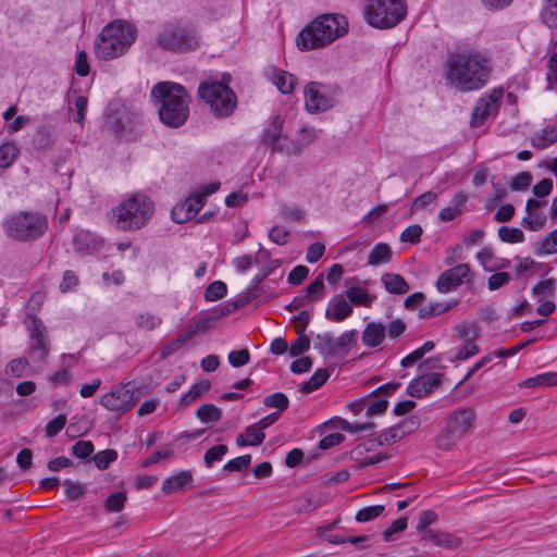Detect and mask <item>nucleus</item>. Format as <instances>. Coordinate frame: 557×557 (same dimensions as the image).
I'll list each match as a JSON object with an SVG mask.
<instances>
[{"mask_svg":"<svg viewBox=\"0 0 557 557\" xmlns=\"http://www.w3.org/2000/svg\"><path fill=\"white\" fill-rule=\"evenodd\" d=\"M209 389H210L209 381H201L199 383L194 384L191 386V388L181 397L180 405L182 407H186V406L190 405L191 403L199 399Z\"/></svg>","mask_w":557,"mask_h":557,"instance_id":"29","label":"nucleus"},{"mask_svg":"<svg viewBox=\"0 0 557 557\" xmlns=\"http://www.w3.org/2000/svg\"><path fill=\"white\" fill-rule=\"evenodd\" d=\"M136 39V28L125 21H114L103 27L96 40V57L112 60L123 55Z\"/></svg>","mask_w":557,"mask_h":557,"instance_id":"5","label":"nucleus"},{"mask_svg":"<svg viewBox=\"0 0 557 557\" xmlns=\"http://www.w3.org/2000/svg\"><path fill=\"white\" fill-rule=\"evenodd\" d=\"M384 509L385 508L383 505L369 506V507L360 509L356 513L355 519L357 522H368V521H371V520L377 518L379 516H381L383 513Z\"/></svg>","mask_w":557,"mask_h":557,"instance_id":"53","label":"nucleus"},{"mask_svg":"<svg viewBox=\"0 0 557 557\" xmlns=\"http://www.w3.org/2000/svg\"><path fill=\"white\" fill-rule=\"evenodd\" d=\"M283 124L284 120L276 115L264 132L263 144L270 147L273 151L283 152L285 150L284 144L281 143Z\"/></svg>","mask_w":557,"mask_h":557,"instance_id":"16","label":"nucleus"},{"mask_svg":"<svg viewBox=\"0 0 557 557\" xmlns=\"http://www.w3.org/2000/svg\"><path fill=\"white\" fill-rule=\"evenodd\" d=\"M157 46L162 50L184 53L199 47V37L191 27L168 23L158 34Z\"/></svg>","mask_w":557,"mask_h":557,"instance_id":"10","label":"nucleus"},{"mask_svg":"<svg viewBox=\"0 0 557 557\" xmlns=\"http://www.w3.org/2000/svg\"><path fill=\"white\" fill-rule=\"evenodd\" d=\"M197 335L195 329L193 325L188 327V330L185 333H181L177 335L175 341L172 343H169L162 350V356H170L177 351L181 347H183L188 341L194 338Z\"/></svg>","mask_w":557,"mask_h":557,"instance_id":"36","label":"nucleus"},{"mask_svg":"<svg viewBox=\"0 0 557 557\" xmlns=\"http://www.w3.org/2000/svg\"><path fill=\"white\" fill-rule=\"evenodd\" d=\"M309 275V269L306 265H297L295 267L287 276V282L297 286L300 285Z\"/></svg>","mask_w":557,"mask_h":557,"instance_id":"63","label":"nucleus"},{"mask_svg":"<svg viewBox=\"0 0 557 557\" xmlns=\"http://www.w3.org/2000/svg\"><path fill=\"white\" fill-rule=\"evenodd\" d=\"M73 244L74 249L81 253H90L98 247V242L96 240L95 235L87 231L76 233Z\"/></svg>","mask_w":557,"mask_h":557,"instance_id":"21","label":"nucleus"},{"mask_svg":"<svg viewBox=\"0 0 557 557\" xmlns=\"http://www.w3.org/2000/svg\"><path fill=\"white\" fill-rule=\"evenodd\" d=\"M554 286H555V280L547 278L545 281L537 283L533 287L532 293L535 297L539 298V300H541V299L546 298L553 294Z\"/></svg>","mask_w":557,"mask_h":557,"instance_id":"58","label":"nucleus"},{"mask_svg":"<svg viewBox=\"0 0 557 557\" xmlns=\"http://www.w3.org/2000/svg\"><path fill=\"white\" fill-rule=\"evenodd\" d=\"M376 445V441L369 440L368 442L357 445L351 451H350V459L356 462L355 467H357L363 457L368 455L369 451L373 450V448Z\"/></svg>","mask_w":557,"mask_h":557,"instance_id":"55","label":"nucleus"},{"mask_svg":"<svg viewBox=\"0 0 557 557\" xmlns=\"http://www.w3.org/2000/svg\"><path fill=\"white\" fill-rule=\"evenodd\" d=\"M386 337V326L381 322H369L362 332V344L368 348H376Z\"/></svg>","mask_w":557,"mask_h":557,"instance_id":"18","label":"nucleus"},{"mask_svg":"<svg viewBox=\"0 0 557 557\" xmlns=\"http://www.w3.org/2000/svg\"><path fill=\"white\" fill-rule=\"evenodd\" d=\"M116 458L117 453L114 449H104L98 451L92 459L99 470H106Z\"/></svg>","mask_w":557,"mask_h":557,"instance_id":"51","label":"nucleus"},{"mask_svg":"<svg viewBox=\"0 0 557 557\" xmlns=\"http://www.w3.org/2000/svg\"><path fill=\"white\" fill-rule=\"evenodd\" d=\"M346 296L349 301L356 306L371 307L373 297H371L366 289L361 287H350L346 290Z\"/></svg>","mask_w":557,"mask_h":557,"instance_id":"41","label":"nucleus"},{"mask_svg":"<svg viewBox=\"0 0 557 557\" xmlns=\"http://www.w3.org/2000/svg\"><path fill=\"white\" fill-rule=\"evenodd\" d=\"M407 14L405 0H368L364 7L367 22L376 28H391Z\"/></svg>","mask_w":557,"mask_h":557,"instance_id":"8","label":"nucleus"},{"mask_svg":"<svg viewBox=\"0 0 557 557\" xmlns=\"http://www.w3.org/2000/svg\"><path fill=\"white\" fill-rule=\"evenodd\" d=\"M307 304L314 302L324 297V282L323 274H320L311 282L305 289L304 295L300 296Z\"/></svg>","mask_w":557,"mask_h":557,"instance_id":"25","label":"nucleus"},{"mask_svg":"<svg viewBox=\"0 0 557 557\" xmlns=\"http://www.w3.org/2000/svg\"><path fill=\"white\" fill-rule=\"evenodd\" d=\"M28 329L32 341L30 357L35 361H44L49 354V342L46 335V327L39 319L34 318Z\"/></svg>","mask_w":557,"mask_h":557,"instance_id":"14","label":"nucleus"},{"mask_svg":"<svg viewBox=\"0 0 557 557\" xmlns=\"http://www.w3.org/2000/svg\"><path fill=\"white\" fill-rule=\"evenodd\" d=\"M197 335L195 329L193 325L188 327V330L185 333H181L177 335L175 341L172 343H169L162 350V356H170L177 351L181 347H183L188 341L194 338Z\"/></svg>","mask_w":557,"mask_h":557,"instance_id":"38","label":"nucleus"},{"mask_svg":"<svg viewBox=\"0 0 557 557\" xmlns=\"http://www.w3.org/2000/svg\"><path fill=\"white\" fill-rule=\"evenodd\" d=\"M533 251L537 256L557 253V228L546 237L533 244Z\"/></svg>","mask_w":557,"mask_h":557,"instance_id":"23","label":"nucleus"},{"mask_svg":"<svg viewBox=\"0 0 557 557\" xmlns=\"http://www.w3.org/2000/svg\"><path fill=\"white\" fill-rule=\"evenodd\" d=\"M197 335L195 329L193 325L188 327V330L185 333H181L177 335L175 341L172 343H169L162 350V356H170L177 351L181 347H183L188 341L194 338Z\"/></svg>","mask_w":557,"mask_h":557,"instance_id":"35","label":"nucleus"},{"mask_svg":"<svg viewBox=\"0 0 557 557\" xmlns=\"http://www.w3.org/2000/svg\"><path fill=\"white\" fill-rule=\"evenodd\" d=\"M28 366L26 358H16L7 366V373L15 377H21L25 374Z\"/></svg>","mask_w":557,"mask_h":557,"instance_id":"64","label":"nucleus"},{"mask_svg":"<svg viewBox=\"0 0 557 557\" xmlns=\"http://www.w3.org/2000/svg\"><path fill=\"white\" fill-rule=\"evenodd\" d=\"M469 275L470 267L467 263H460L443 272L436 282V287L441 293H448L465 281L468 282Z\"/></svg>","mask_w":557,"mask_h":557,"instance_id":"15","label":"nucleus"},{"mask_svg":"<svg viewBox=\"0 0 557 557\" xmlns=\"http://www.w3.org/2000/svg\"><path fill=\"white\" fill-rule=\"evenodd\" d=\"M126 494L124 492H115L111 494L104 503V508L110 512H120L125 505Z\"/></svg>","mask_w":557,"mask_h":557,"instance_id":"54","label":"nucleus"},{"mask_svg":"<svg viewBox=\"0 0 557 557\" xmlns=\"http://www.w3.org/2000/svg\"><path fill=\"white\" fill-rule=\"evenodd\" d=\"M263 405L268 408H277V412H283L288 408L289 400L284 393H274L263 399Z\"/></svg>","mask_w":557,"mask_h":557,"instance_id":"48","label":"nucleus"},{"mask_svg":"<svg viewBox=\"0 0 557 557\" xmlns=\"http://www.w3.org/2000/svg\"><path fill=\"white\" fill-rule=\"evenodd\" d=\"M500 240L509 244L521 243L524 240L523 232L518 227L502 226L498 228Z\"/></svg>","mask_w":557,"mask_h":557,"instance_id":"47","label":"nucleus"},{"mask_svg":"<svg viewBox=\"0 0 557 557\" xmlns=\"http://www.w3.org/2000/svg\"><path fill=\"white\" fill-rule=\"evenodd\" d=\"M250 360V354L248 349L233 350L228 354V362L234 368H239L247 364Z\"/></svg>","mask_w":557,"mask_h":557,"instance_id":"62","label":"nucleus"},{"mask_svg":"<svg viewBox=\"0 0 557 557\" xmlns=\"http://www.w3.org/2000/svg\"><path fill=\"white\" fill-rule=\"evenodd\" d=\"M227 287L222 281H214L205 290V298L208 301H215L226 295Z\"/></svg>","mask_w":557,"mask_h":557,"instance_id":"50","label":"nucleus"},{"mask_svg":"<svg viewBox=\"0 0 557 557\" xmlns=\"http://www.w3.org/2000/svg\"><path fill=\"white\" fill-rule=\"evenodd\" d=\"M18 148L15 143L8 141L0 146V168L8 169L16 160L18 156Z\"/></svg>","mask_w":557,"mask_h":557,"instance_id":"32","label":"nucleus"},{"mask_svg":"<svg viewBox=\"0 0 557 557\" xmlns=\"http://www.w3.org/2000/svg\"><path fill=\"white\" fill-rule=\"evenodd\" d=\"M64 484L66 486L65 495L71 500L79 499L86 493V486L79 482H72L66 480Z\"/></svg>","mask_w":557,"mask_h":557,"instance_id":"60","label":"nucleus"},{"mask_svg":"<svg viewBox=\"0 0 557 557\" xmlns=\"http://www.w3.org/2000/svg\"><path fill=\"white\" fill-rule=\"evenodd\" d=\"M424 540L433 542L437 546L445 548H456L460 545L461 541L447 533H435L434 531H426L422 536Z\"/></svg>","mask_w":557,"mask_h":557,"instance_id":"26","label":"nucleus"},{"mask_svg":"<svg viewBox=\"0 0 557 557\" xmlns=\"http://www.w3.org/2000/svg\"><path fill=\"white\" fill-rule=\"evenodd\" d=\"M476 414L473 408H458L449 412L446 419V426L436 436V448L447 451L451 450L466 435L471 433Z\"/></svg>","mask_w":557,"mask_h":557,"instance_id":"7","label":"nucleus"},{"mask_svg":"<svg viewBox=\"0 0 557 557\" xmlns=\"http://www.w3.org/2000/svg\"><path fill=\"white\" fill-rule=\"evenodd\" d=\"M273 83L282 94H290L297 83L296 77L285 71H277L273 76Z\"/></svg>","mask_w":557,"mask_h":557,"instance_id":"33","label":"nucleus"},{"mask_svg":"<svg viewBox=\"0 0 557 557\" xmlns=\"http://www.w3.org/2000/svg\"><path fill=\"white\" fill-rule=\"evenodd\" d=\"M52 144L51 132L47 128H40L36 132L33 138V145L36 149L45 150Z\"/></svg>","mask_w":557,"mask_h":557,"instance_id":"57","label":"nucleus"},{"mask_svg":"<svg viewBox=\"0 0 557 557\" xmlns=\"http://www.w3.org/2000/svg\"><path fill=\"white\" fill-rule=\"evenodd\" d=\"M310 348V339L306 335H299L288 348L292 357H298Z\"/></svg>","mask_w":557,"mask_h":557,"instance_id":"61","label":"nucleus"},{"mask_svg":"<svg viewBox=\"0 0 557 557\" xmlns=\"http://www.w3.org/2000/svg\"><path fill=\"white\" fill-rule=\"evenodd\" d=\"M352 313V308L343 296H334L325 310V318L335 322L347 319Z\"/></svg>","mask_w":557,"mask_h":557,"instance_id":"17","label":"nucleus"},{"mask_svg":"<svg viewBox=\"0 0 557 557\" xmlns=\"http://www.w3.org/2000/svg\"><path fill=\"white\" fill-rule=\"evenodd\" d=\"M405 436L404 429L399 424H396L388 430L382 432L377 438V445H391L400 441Z\"/></svg>","mask_w":557,"mask_h":557,"instance_id":"44","label":"nucleus"},{"mask_svg":"<svg viewBox=\"0 0 557 557\" xmlns=\"http://www.w3.org/2000/svg\"><path fill=\"white\" fill-rule=\"evenodd\" d=\"M198 97L209 106L214 116L225 117L231 115L237 104L235 92L220 82H203L198 87Z\"/></svg>","mask_w":557,"mask_h":557,"instance_id":"9","label":"nucleus"},{"mask_svg":"<svg viewBox=\"0 0 557 557\" xmlns=\"http://www.w3.org/2000/svg\"><path fill=\"white\" fill-rule=\"evenodd\" d=\"M197 335L195 329L193 325L188 327V330L185 333H181L177 335L175 341L172 343H169L162 350V356H170L177 351L181 347H183L188 341L194 338Z\"/></svg>","mask_w":557,"mask_h":557,"instance_id":"34","label":"nucleus"},{"mask_svg":"<svg viewBox=\"0 0 557 557\" xmlns=\"http://www.w3.org/2000/svg\"><path fill=\"white\" fill-rule=\"evenodd\" d=\"M382 283L387 292L392 294H405L409 290V285L403 276L395 273H385L382 276Z\"/></svg>","mask_w":557,"mask_h":557,"instance_id":"22","label":"nucleus"},{"mask_svg":"<svg viewBox=\"0 0 557 557\" xmlns=\"http://www.w3.org/2000/svg\"><path fill=\"white\" fill-rule=\"evenodd\" d=\"M197 335L195 329L193 325L188 327V330L185 333H181L177 335L175 341L172 343H169L162 350V356H170L177 351L181 347H183L188 341L194 338Z\"/></svg>","mask_w":557,"mask_h":557,"instance_id":"37","label":"nucleus"},{"mask_svg":"<svg viewBox=\"0 0 557 557\" xmlns=\"http://www.w3.org/2000/svg\"><path fill=\"white\" fill-rule=\"evenodd\" d=\"M323 85L310 82L305 87V104L310 113L326 111L334 106V99L322 91Z\"/></svg>","mask_w":557,"mask_h":557,"instance_id":"12","label":"nucleus"},{"mask_svg":"<svg viewBox=\"0 0 557 557\" xmlns=\"http://www.w3.org/2000/svg\"><path fill=\"white\" fill-rule=\"evenodd\" d=\"M511 280V275L507 272H497L492 274L487 280L490 290H497L507 285Z\"/></svg>","mask_w":557,"mask_h":557,"instance_id":"59","label":"nucleus"},{"mask_svg":"<svg viewBox=\"0 0 557 557\" xmlns=\"http://www.w3.org/2000/svg\"><path fill=\"white\" fill-rule=\"evenodd\" d=\"M314 348L319 349L324 356L336 355V344L331 334H318L314 341Z\"/></svg>","mask_w":557,"mask_h":557,"instance_id":"43","label":"nucleus"},{"mask_svg":"<svg viewBox=\"0 0 557 557\" xmlns=\"http://www.w3.org/2000/svg\"><path fill=\"white\" fill-rule=\"evenodd\" d=\"M503 88H495L485 97H482L475 106L472 113L471 126L476 127L482 125L483 122L491 115L495 114L499 107V101L503 97Z\"/></svg>","mask_w":557,"mask_h":557,"instance_id":"13","label":"nucleus"},{"mask_svg":"<svg viewBox=\"0 0 557 557\" xmlns=\"http://www.w3.org/2000/svg\"><path fill=\"white\" fill-rule=\"evenodd\" d=\"M154 212L152 200L144 194L135 193L127 196L112 210V223L121 231H138L143 228Z\"/></svg>","mask_w":557,"mask_h":557,"instance_id":"4","label":"nucleus"},{"mask_svg":"<svg viewBox=\"0 0 557 557\" xmlns=\"http://www.w3.org/2000/svg\"><path fill=\"white\" fill-rule=\"evenodd\" d=\"M557 140V125H552L532 137V146L537 149H545Z\"/></svg>","mask_w":557,"mask_h":557,"instance_id":"27","label":"nucleus"},{"mask_svg":"<svg viewBox=\"0 0 557 557\" xmlns=\"http://www.w3.org/2000/svg\"><path fill=\"white\" fill-rule=\"evenodd\" d=\"M330 377V371L327 369H319L313 375L304 383L299 391L302 394H310L317 389H319Z\"/></svg>","mask_w":557,"mask_h":557,"instance_id":"28","label":"nucleus"},{"mask_svg":"<svg viewBox=\"0 0 557 557\" xmlns=\"http://www.w3.org/2000/svg\"><path fill=\"white\" fill-rule=\"evenodd\" d=\"M458 337L465 342H474L479 337V327L475 323H462L455 329Z\"/></svg>","mask_w":557,"mask_h":557,"instance_id":"52","label":"nucleus"},{"mask_svg":"<svg viewBox=\"0 0 557 557\" xmlns=\"http://www.w3.org/2000/svg\"><path fill=\"white\" fill-rule=\"evenodd\" d=\"M320 506L321 502L311 495H306L295 500V511L297 513L310 512Z\"/></svg>","mask_w":557,"mask_h":557,"instance_id":"49","label":"nucleus"},{"mask_svg":"<svg viewBox=\"0 0 557 557\" xmlns=\"http://www.w3.org/2000/svg\"><path fill=\"white\" fill-rule=\"evenodd\" d=\"M251 463L250 455H243L234 458L223 466V470L227 472L243 471L249 468Z\"/></svg>","mask_w":557,"mask_h":557,"instance_id":"56","label":"nucleus"},{"mask_svg":"<svg viewBox=\"0 0 557 557\" xmlns=\"http://www.w3.org/2000/svg\"><path fill=\"white\" fill-rule=\"evenodd\" d=\"M137 400L138 397L135 395V391L128 384H125L119 385L110 393L104 394L100 399V404L117 416H122L129 411Z\"/></svg>","mask_w":557,"mask_h":557,"instance_id":"11","label":"nucleus"},{"mask_svg":"<svg viewBox=\"0 0 557 557\" xmlns=\"http://www.w3.org/2000/svg\"><path fill=\"white\" fill-rule=\"evenodd\" d=\"M541 18L549 28L557 26V0H544Z\"/></svg>","mask_w":557,"mask_h":557,"instance_id":"42","label":"nucleus"},{"mask_svg":"<svg viewBox=\"0 0 557 557\" xmlns=\"http://www.w3.org/2000/svg\"><path fill=\"white\" fill-rule=\"evenodd\" d=\"M3 230L13 240L28 243L40 238L48 230V219L37 211H18L8 215Z\"/></svg>","mask_w":557,"mask_h":557,"instance_id":"6","label":"nucleus"},{"mask_svg":"<svg viewBox=\"0 0 557 557\" xmlns=\"http://www.w3.org/2000/svg\"><path fill=\"white\" fill-rule=\"evenodd\" d=\"M197 335L195 329L193 325L188 327V330L185 333H181L177 335L175 341L172 343H169L162 350V356H170L177 351L181 347H183L188 341L194 338Z\"/></svg>","mask_w":557,"mask_h":557,"instance_id":"39","label":"nucleus"},{"mask_svg":"<svg viewBox=\"0 0 557 557\" xmlns=\"http://www.w3.org/2000/svg\"><path fill=\"white\" fill-rule=\"evenodd\" d=\"M196 414L203 423H214L222 418V410L212 404H205L197 409Z\"/></svg>","mask_w":557,"mask_h":557,"instance_id":"40","label":"nucleus"},{"mask_svg":"<svg viewBox=\"0 0 557 557\" xmlns=\"http://www.w3.org/2000/svg\"><path fill=\"white\" fill-rule=\"evenodd\" d=\"M372 426H373V423H355V424H352V423L348 422L347 420L337 418V419H332V420L325 422L323 424L324 430L322 431V433H325V430L331 429V428H339L341 430L346 431V432L357 433V432L369 430Z\"/></svg>","mask_w":557,"mask_h":557,"instance_id":"24","label":"nucleus"},{"mask_svg":"<svg viewBox=\"0 0 557 557\" xmlns=\"http://www.w3.org/2000/svg\"><path fill=\"white\" fill-rule=\"evenodd\" d=\"M151 96L160 101L159 116L162 123L171 127H180L189 115V96L185 88L175 83L163 82L157 84Z\"/></svg>","mask_w":557,"mask_h":557,"instance_id":"2","label":"nucleus"},{"mask_svg":"<svg viewBox=\"0 0 557 557\" xmlns=\"http://www.w3.org/2000/svg\"><path fill=\"white\" fill-rule=\"evenodd\" d=\"M557 385V372H546L529 377L519 386L522 388L552 387Z\"/></svg>","mask_w":557,"mask_h":557,"instance_id":"20","label":"nucleus"},{"mask_svg":"<svg viewBox=\"0 0 557 557\" xmlns=\"http://www.w3.org/2000/svg\"><path fill=\"white\" fill-rule=\"evenodd\" d=\"M135 323L143 330L152 331L162 323V319L153 313L144 312L136 315Z\"/></svg>","mask_w":557,"mask_h":557,"instance_id":"46","label":"nucleus"},{"mask_svg":"<svg viewBox=\"0 0 557 557\" xmlns=\"http://www.w3.org/2000/svg\"><path fill=\"white\" fill-rule=\"evenodd\" d=\"M490 74V60L479 50L463 47L448 54L445 78L461 91L480 89Z\"/></svg>","mask_w":557,"mask_h":557,"instance_id":"1","label":"nucleus"},{"mask_svg":"<svg viewBox=\"0 0 557 557\" xmlns=\"http://www.w3.org/2000/svg\"><path fill=\"white\" fill-rule=\"evenodd\" d=\"M392 258V249L387 244L380 243L376 244L370 255L368 263L371 265H377L382 263H387Z\"/></svg>","mask_w":557,"mask_h":557,"instance_id":"31","label":"nucleus"},{"mask_svg":"<svg viewBox=\"0 0 557 557\" xmlns=\"http://www.w3.org/2000/svg\"><path fill=\"white\" fill-rule=\"evenodd\" d=\"M348 22L343 15L324 14L304 28L297 37L300 50L319 49L347 33Z\"/></svg>","mask_w":557,"mask_h":557,"instance_id":"3","label":"nucleus"},{"mask_svg":"<svg viewBox=\"0 0 557 557\" xmlns=\"http://www.w3.org/2000/svg\"><path fill=\"white\" fill-rule=\"evenodd\" d=\"M227 451L228 447L224 444H219L209 448L203 456L206 467H213L214 462L221 461Z\"/></svg>","mask_w":557,"mask_h":557,"instance_id":"45","label":"nucleus"},{"mask_svg":"<svg viewBox=\"0 0 557 557\" xmlns=\"http://www.w3.org/2000/svg\"><path fill=\"white\" fill-rule=\"evenodd\" d=\"M467 201V196L462 193L456 194L453 202V207L444 208L440 211L438 218L441 221L447 222L454 220L458 214L461 213V207Z\"/></svg>","mask_w":557,"mask_h":557,"instance_id":"30","label":"nucleus"},{"mask_svg":"<svg viewBox=\"0 0 557 557\" xmlns=\"http://www.w3.org/2000/svg\"><path fill=\"white\" fill-rule=\"evenodd\" d=\"M193 481V475L189 471L183 470L169 478H166L162 484V492L164 494H172L180 490H183Z\"/></svg>","mask_w":557,"mask_h":557,"instance_id":"19","label":"nucleus"}]
</instances>
